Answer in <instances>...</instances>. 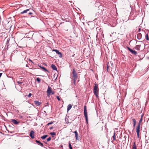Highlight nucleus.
I'll list each match as a JSON object with an SVG mask.
<instances>
[{"label": "nucleus", "mask_w": 149, "mask_h": 149, "mask_svg": "<svg viewBox=\"0 0 149 149\" xmlns=\"http://www.w3.org/2000/svg\"><path fill=\"white\" fill-rule=\"evenodd\" d=\"M98 85L97 84H95L94 86L93 92L97 98L99 97L98 94L99 92V90L98 89Z\"/></svg>", "instance_id": "nucleus-1"}, {"label": "nucleus", "mask_w": 149, "mask_h": 149, "mask_svg": "<svg viewBox=\"0 0 149 149\" xmlns=\"http://www.w3.org/2000/svg\"><path fill=\"white\" fill-rule=\"evenodd\" d=\"M72 76L73 79H77L78 78V76L77 72L74 69H72Z\"/></svg>", "instance_id": "nucleus-2"}, {"label": "nucleus", "mask_w": 149, "mask_h": 149, "mask_svg": "<svg viewBox=\"0 0 149 149\" xmlns=\"http://www.w3.org/2000/svg\"><path fill=\"white\" fill-rule=\"evenodd\" d=\"M84 116L87 123H88V118L87 116V112L86 110V105L84 106Z\"/></svg>", "instance_id": "nucleus-3"}, {"label": "nucleus", "mask_w": 149, "mask_h": 149, "mask_svg": "<svg viewBox=\"0 0 149 149\" xmlns=\"http://www.w3.org/2000/svg\"><path fill=\"white\" fill-rule=\"evenodd\" d=\"M127 49H128L129 51H130V52L133 54L135 55H136L137 53V52L136 51H135L134 50H133L132 49H131L129 47H127Z\"/></svg>", "instance_id": "nucleus-4"}, {"label": "nucleus", "mask_w": 149, "mask_h": 149, "mask_svg": "<svg viewBox=\"0 0 149 149\" xmlns=\"http://www.w3.org/2000/svg\"><path fill=\"white\" fill-rule=\"evenodd\" d=\"M52 51L55 52L56 54L59 55V57L60 58H61L62 56V53L60 52L57 49H53Z\"/></svg>", "instance_id": "nucleus-5"}, {"label": "nucleus", "mask_w": 149, "mask_h": 149, "mask_svg": "<svg viewBox=\"0 0 149 149\" xmlns=\"http://www.w3.org/2000/svg\"><path fill=\"white\" fill-rule=\"evenodd\" d=\"M52 90L51 88L49 86H48V89L47 91V94L48 96L50 95L51 94Z\"/></svg>", "instance_id": "nucleus-6"}, {"label": "nucleus", "mask_w": 149, "mask_h": 149, "mask_svg": "<svg viewBox=\"0 0 149 149\" xmlns=\"http://www.w3.org/2000/svg\"><path fill=\"white\" fill-rule=\"evenodd\" d=\"M41 103L38 101H34V106L35 107L38 106L40 105Z\"/></svg>", "instance_id": "nucleus-7"}, {"label": "nucleus", "mask_w": 149, "mask_h": 149, "mask_svg": "<svg viewBox=\"0 0 149 149\" xmlns=\"http://www.w3.org/2000/svg\"><path fill=\"white\" fill-rule=\"evenodd\" d=\"M34 132L33 130H31L30 133V136L32 139L34 138Z\"/></svg>", "instance_id": "nucleus-8"}, {"label": "nucleus", "mask_w": 149, "mask_h": 149, "mask_svg": "<svg viewBox=\"0 0 149 149\" xmlns=\"http://www.w3.org/2000/svg\"><path fill=\"white\" fill-rule=\"evenodd\" d=\"M140 125L139 124H138L136 127V132L137 133H139Z\"/></svg>", "instance_id": "nucleus-9"}, {"label": "nucleus", "mask_w": 149, "mask_h": 149, "mask_svg": "<svg viewBox=\"0 0 149 149\" xmlns=\"http://www.w3.org/2000/svg\"><path fill=\"white\" fill-rule=\"evenodd\" d=\"M11 120L12 123L15 125H17L19 123V122L17 121L15 119H12Z\"/></svg>", "instance_id": "nucleus-10"}, {"label": "nucleus", "mask_w": 149, "mask_h": 149, "mask_svg": "<svg viewBox=\"0 0 149 149\" xmlns=\"http://www.w3.org/2000/svg\"><path fill=\"white\" fill-rule=\"evenodd\" d=\"M39 67H40L42 69H43V70L45 71H47L48 72H49V71H48L42 65H39Z\"/></svg>", "instance_id": "nucleus-11"}, {"label": "nucleus", "mask_w": 149, "mask_h": 149, "mask_svg": "<svg viewBox=\"0 0 149 149\" xmlns=\"http://www.w3.org/2000/svg\"><path fill=\"white\" fill-rule=\"evenodd\" d=\"M141 47V45H136L135 46L134 48L135 49L139 51L140 50Z\"/></svg>", "instance_id": "nucleus-12"}, {"label": "nucleus", "mask_w": 149, "mask_h": 149, "mask_svg": "<svg viewBox=\"0 0 149 149\" xmlns=\"http://www.w3.org/2000/svg\"><path fill=\"white\" fill-rule=\"evenodd\" d=\"M74 133L75 134V137L76 138V139L77 140H79V138L78 137V134L77 131H75L74 132Z\"/></svg>", "instance_id": "nucleus-13"}, {"label": "nucleus", "mask_w": 149, "mask_h": 149, "mask_svg": "<svg viewBox=\"0 0 149 149\" xmlns=\"http://www.w3.org/2000/svg\"><path fill=\"white\" fill-rule=\"evenodd\" d=\"M72 107V105L71 104H69L67 106V111L68 112Z\"/></svg>", "instance_id": "nucleus-14"}, {"label": "nucleus", "mask_w": 149, "mask_h": 149, "mask_svg": "<svg viewBox=\"0 0 149 149\" xmlns=\"http://www.w3.org/2000/svg\"><path fill=\"white\" fill-rule=\"evenodd\" d=\"M137 38L138 40H140L141 38L142 35L140 33H138L137 36Z\"/></svg>", "instance_id": "nucleus-15"}, {"label": "nucleus", "mask_w": 149, "mask_h": 149, "mask_svg": "<svg viewBox=\"0 0 149 149\" xmlns=\"http://www.w3.org/2000/svg\"><path fill=\"white\" fill-rule=\"evenodd\" d=\"M51 67L53 70L57 71V68L54 64H52L51 65Z\"/></svg>", "instance_id": "nucleus-16"}, {"label": "nucleus", "mask_w": 149, "mask_h": 149, "mask_svg": "<svg viewBox=\"0 0 149 149\" xmlns=\"http://www.w3.org/2000/svg\"><path fill=\"white\" fill-rule=\"evenodd\" d=\"M29 9H26V10H24L22 12L20 13V14H21L26 13L28 12V11H29Z\"/></svg>", "instance_id": "nucleus-17"}, {"label": "nucleus", "mask_w": 149, "mask_h": 149, "mask_svg": "<svg viewBox=\"0 0 149 149\" xmlns=\"http://www.w3.org/2000/svg\"><path fill=\"white\" fill-rule=\"evenodd\" d=\"M132 149H136V146L134 142L133 143Z\"/></svg>", "instance_id": "nucleus-18"}, {"label": "nucleus", "mask_w": 149, "mask_h": 149, "mask_svg": "<svg viewBox=\"0 0 149 149\" xmlns=\"http://www.w3.org/2000/svg\"><path fill=\"white\" fill-rule=\"evenodd\" d=\"M132 121L133 122V127H134L135 126L136 124V120L134 118L132 119Z\"/></svg>", "instance_id": "nucleus-19"}, {"label": "nucleus", "mask_w": 149, "mask_h": 149, "mask_svg": "<svg viewBox=\"0 0 149 149\" xmlns=\"http://www.w3.org/2000/svg\"><path fill=\"white\" fill-rule=\"evenodd\" d=\"M48 136V135H44L43 136L41 137V138L42 139H45Z\"/></svg>", "instance_id": "nucleus-20"}, {"label": "nucleus", "mask_w": 149, "mask_h": 149, "mask_svg": "<svg viewBox=\"0 0 149 149\" xmlns=\"http://www.w3.org/2000/svg\"><path fill=\"white\" fill-rule=\"evenodd\" d=\"M115 132H114L113 133V136H112L113 141H114L115 140Z\"/></svg>", "instance_id": "nucleus-21"}, {"label": "nucleus", "mask_w": 149, "mask_h": 149, "mask_svg": "<svg viewBox=\"0 0 149 149\" xmlns=\"http://www.w3.org/2000/svg\"><path fill=\"white\" fill-rule=\"evenodd\" d=\"M69 147L70 149H72V147L71 144H70V142L69 143Z\"/></svg>", "instance_id": "nucleus-22"}, {"label": "nucleus", "mask_w": 149, "mask_h": 149, "mask_svg": "<svg viewBox=\"0 0 149 149\" xmlns=\"http://www.w3.org/2000/svg\"><path fill=\"white\" fill-rule=\"evenodd\" d=\"M146 39L147 40H149V38L148 37V34H146Z\"/></svg>", "instance_id": "nucleus-23"}, {"label": "nucleus", "mask_w": 149, "mask_h": 149, "mask_svg": "<svg viewBox=\"0 0 149 149\" xmlns=\"http://www.w3.org/2000/svg\"><path fill=\"white\" fill-rule=\"evenodd\" d=\"M142 118H141L140 120L139 121V123H138V124H139V125H140V124L142 122Z\"/></svg>", "instance_id": "nucleus-24"}, {"label": "nucleus", "mask_w": 149, "mask_h": 149, "mask_svg": "<svg viewBox=\"0 0 149 149\" xmlns=\"http://www.w3.org/2000/svg\"><path fill=\"white\" fill-rule=\"evenodd\" d=\"M51 137H50L49 138L47 139V141L48 142L51 140Z\"/></svg>", "instance_id": "nucleus-25"}, {"label": "nucleus", "mask_w": 149, "mask_h": 149, "mask_svg": "<svg viewBox=\"0 0 149 149\" xmlns=\"http://www.w3.org/2000/svg\"><path fill=\"white\" fill-rule=\"evenodd\" d=\"M50 134H51V135H56V133L55 132H51L50 133Z\"/></svg>", "instance_id": "nucleus-26"}, {"label": "nucleus", "mask_w": 149, "mask_h": 149, "mask_svg": "<svg viewBox=\"0 0 149 149\" xmlns=\"http://www.w3.org/2000/svg\"><path fill=\"white\" fill-rule=\"evenodd\" d=\"M77 79H73V83H74V85H76V80Z\"/></svg>", "instance_id": "nucleus-27"}, {"label": "nucleus", "mask_w": 149, "mask_h": 149, "mask_svg": "<svg viewBox=\"0 0 149 149\" xmlns=\"http://www.w3.org/2000/svg\"><path fill=\"white\" fill-rule=\"evenodd\" d=\"M36 80L38 82H40V79L39 77H38L37 78Z\"/></svg>", "instance_id": "nucleus-28"}, {"label": "nucleus", "mask_w": 149, "mask_h": 149, "mask_svg": "<svg viewBox=\"0 0 149 149\" xmlns=\"http://www.w3.org/2000/svg\"><path fill=\"white\" fill-rule=\"evenodd\" d=\"M56 97L57 99V100L58 101L61 100L60 98L58 96H56Z\"/></svg>", "instance_id": "nucleus-29"}, {"label": "nucleus", "mask_w": 149, "mask_h": 149, "mask_svg": "<svg viewBox=\"0 0 149 149\" xmlns=\"http://www.w3.org/2000/svg\"><path fill=\"white\" fill-rule=\"evenodd\" d=\"M53 123V122H50L49 123H48L47 124V125H51L52 123Z\"/></svg>", "instance_id": "nucleus-30"}, {"label": "nucleus", "mask_w": 149, "mask_h": 149, "mask_svg": "<svg viewBox=\"0 0 149 149\" xmlns=\"http://www.w3.org/2000/svg\"><path fill=\"white\" fill-rule=\"evenodd\" d=\"M32 94L31 93H29V94L27 95V97H30L31 96Z\"/></svg>", "instance_id": "nucleus-31"}, {"label": "nucleus", "mask_w": 149, "mask_h": 149, "mask_svg": "<svg viewBox=\"0 0 149 149\" xmlns=\"http://www.w3.org/2000/svg\"><path fill=\"white\" fill-rule=\"evenodd\" d=\"M39 144L42 147H43V143L41 142Z\"/></svg>", "instance_id": "nucleus-32"}, {"label": "nucleus", "mask_w": 149, "mask_h": 149, "mask_svg": "<svg viewBox=\"0 0 149 149\" xmlns=\"http://www.w3.org/2000/svg\"><path fill=\"white\" fill-rule=\"evenodd\" d=\"M17 82L19 84H21L23 83L22 82L19 81H17Z\"/></svg>", "instance_id": "nucleus-33"}, {"label": "nucleus", "mask_w": 149, "mask_h": 149, "mask_svg": "<svg viewBox=\"0 0 149 149\" xmlns=\"http://www.w3.org/2000/svg\"><path fill=\"white\" fill-rule=\"evenodd\" d=\"M36 142L37 143H39V144L40 143V141H38L37 140H36Z\"/></svg>", "instance_id": "nucleus-34"}, {"label": "nucleus", "mask_w": 149, "mask_h": 149, "mask_svg": "<svg viewBox=\"0 0 149 149\" xmlns=\"http://www.w3.org/2000/svg\"><path fill=\"white\" fill-rule=\"evenodd\" d=\"M137 133V137L138 138H139V133Z\"/></svg>", "instance_id": "nucleus-35"}, {"label": "nucleus", "mask_w": 149, "mask_h": 149, "mask_svg": "<svg viewBox=\"0 0 149 149\" xmlns=\"http://www.w3.org/2000/svg\"><path fill=\"white\" fill-rule=\"evenodd\" d=\"M51 93H51V94H52V95H53V94H54V91H52L51 92Z\"/></svg>", "instance_id": "nucleus-36"}, {"label": "nucleus", "mask_w": 149, "mask_h": 149, "mask_svg": "<svg viewBox=\"0 0 149 149\" xmlns=\"http://www.w3.org/2000/svg\"><path fill=\"white\" fill-rule=\"evenodd\" d=\"M53 128V127H50L49 129L50 130H52Z\"/></svg>", "instance_id": "nucleus-37"}, {"label": "nucleus", "mask_w": 149, "mask_h": 149, "mask_svg": "<svg viewBox=\"0 0 149 149\" xmlns=\"http://www.w3.org/2000/svg\"><path fill=\"white\" fill-rule=\"evenodd\" d=\"M139 42H141V43H142V44H143V45H144V46H145V45L144 44V43L142 42V41H139Z\"/></svg>", "instance_id": "nucleus-38"}, {"label": "nucleus", "mask_w": 149, "mask_h": 149, "mask_svg": "<svg viewBox=\"0 0 149 149\" xmlns=\"http://www.w3.org/2000/svg\"><path fill=\"white\" fill-rule=\"evenodd\" d=\"M143 114L141 115V118H142V119H143Z\"/></svg>", "instance_id": "nucleus-39"}, {"label": "nucleus", "mask_w": 149, "mask_h": 149, "mask_svg": "<svg viewBox=\"0 0 149 149\" xmlns=\"http://www.w3.org/2000/svg\"><path fill=\"white\" fill-rule=\"evenodd\" d=\"M29 14L31 15H32L33 14V13L31 12H30V13H29Z\"/></svg>", "instance_id": "nucleus-40"}, {"label": "nucleus", "mask_w": 149, "mask_h": 149, "mask_svg": "<svg viewBox=\"0 0 149 149\" xmlns=\"http://www.w3.org/2000/svg\"><path fill=\"white\" fill-rule=\"evenodd\" d=\"M29 61H31L32 63H33V62L31 60L29 59Z\"/></svg>", "instance_id": "nucleus-41"}, {"label": "nucleus", "mask_w": 149, "mask_h": 149, "mask_svg": "<svg viewBox=\"0 0 149 149\" xmlns=\"http://www.w3.org/2000/svg\"><path fill=\"white\" fill-rule=\"evenodd\" d=\"M2 74V73H0V77H1Z\"/></svg>", "instance_id": "nucleus-42"}, {"label": "nucleus", "mask_w": 149, "mask_h": 149, "mask_svg": "<svg viewBox=\"0 0 149 149\" xmlns=\"http://www.w3.org/2000/svg\"><path fill=\"white\" fill-rule=\"evenodd\" d=\"M108 65L107 67V71H108Z\"/></svg>", "instance_id": "nucleus-43"}, {"label": "nucleus", "mask_w": 149, "mask_h": 149, "mask_svg": "<svg viewBox=\"0 0 149 149\" xmlns=\"http://www.w3.org/2000/svg\"><path fill=\"white\" fill-rule=\"evenodd\" d=\"M44 142L46 143V144H47V143L45 142Z\"/></svg>", "instance_id": "nucleus-44"}, {"label": "nucleus", "mask_w": 149, "mask_h": 149, "mask_svg": "<svg viewBox=\"0 0 149 149\" xmlns=\"http://www.w3.org/2000/svg\"><path fill=\"white\" fill-rule=\"evenodd\" d=\"M62 100V102H63V101Z\"/></svg>", "instance_id": "nucleus-45"}, {"label": "nucleus", "mask_w": 149, "mask_h": 149, "mask_svg": "<svg viewBox=\"0 0 149 149\" xmlns=\"http://www.w3.org/2000/svg\"><path fill=\"white\" fill-rule=\"evenodd\" d=\"M79 80H78V81H78V82H79Z\"/></svg>", "instance_id": "nucleus-46"}]
</instances>
